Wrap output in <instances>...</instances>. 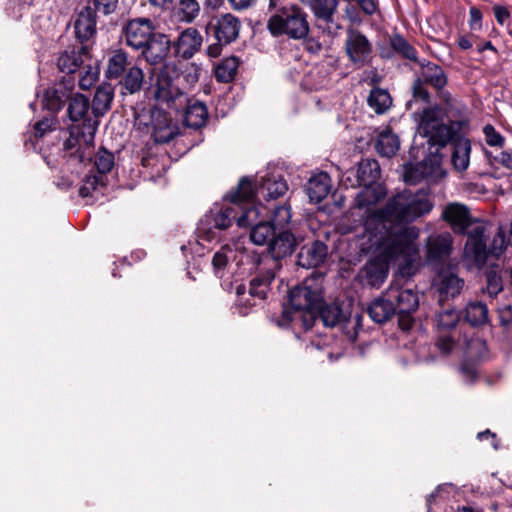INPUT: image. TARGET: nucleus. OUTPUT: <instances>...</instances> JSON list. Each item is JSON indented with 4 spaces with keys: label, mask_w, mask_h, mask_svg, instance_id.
Returning <instances> with one entry per match:
<instances>
[{
    "label": "nucleus",
    "mask_w": 512,
    "mask_h": 512,
    "mask_svg": "<svg viewBox=\"0 0 512 512\" xmlns=\"http://www.w3.org/2000/svg\"><path fill=\"white\" fill-rule=\"evenodd\" d=\"M419 229L408 228L394 238H387L375 232V224L370 221L368 228L358 236V247L364 254H374L365 268L368 284L380 287L389 273V264L399 262L403 269H411L419 260V249L416 243Z\"/></svg>",
    "instance_id": "obj_1"
},
{
    "label": "nucleus",
    "mask_w": 512,
    "mask_h": 512,
    "mask_svg": "<svg viewBox=\"0 0 512 512\" xmlns=\"http://www.w3.org/2000/svg\"><path fill=\"white\" fill-rule=\"evenodd\" d=\"M433 207L434 204L427 190L404 189L389 197L381 210L370 215L365 221V228H368L369 222L373 221L375 232L387 238H394L405 229H418L409 224L428 215Z\"/></svg>",
    "instance_id": "obj_2"
},
{
    "label": "nucleus",
    "mask_w": 512,
    "mask_h": 512,
    "mask_svg": "<svg viewBox=\"0 0 512 512\" xmlns=\"http://www.w3.org/2000/svg\"><path fill=\"white\" fill-rule=\"evenodd\" d=\"M152 91L158 103L166 104L175 110L185 109L184 121L191 128L202 127L207 120L208 111L203 102L188 99L180 89L181 75L176 64L165 63L158 71H153Z\"/></svg>",
    "instance_id": "obj_3"
},
{
    "label": "nucleus",
    "mask_w": 512,
    "mask_h": 512,
    "mask_svg": "<svg viewBox=\"0 0 512 512\" xmlns=\"http://www.w3.org/2000/svg\"><path fill=\"white\" fill-rule=\"evenodd\" d=\"M253 191L250 181L242 178L237 189L224 198L222 204H215L200 221L199 238L212 241L217 239L218 231L230 227L233 221L250 209Z\"/></svg>",
    "instance_id": "obj_4"
},
{
    "label": "nucleus",
    "mask_w": 512,
    "mask_h": 512,
    "mask_svg": "<svg viewBox=\"0 0 512 512\" xmlns=\"http://www.w3.org/2000/svg\"><path fill=\"white\" fill-rule=\"evenodd\" d=\"M67 115L72 122L82 121V126L74 125L70 128L69 138L64 142L65 151L70 157L76 158L81 163L91 160L95 134L99 122L88 116L90 109L89 99L79 93H71L67 101Z\"/></svg>",
    "instance_id": "obj_5"
},
{
    "label": "nucleus",
    "mask_w": 512,
    "mask_h": 512,
    "mask_svg": "<svg viewBox=\"0 0 512 512\" xmlns=\"http://www.w3.org/2000/svg\"><path fill=\"white\" fill-rule=\"evenodd\" d=\"M323 301L322 287L315 279L306 280L303 285L293 288L289 293V303L293 312L284 308L282 317L277 321L281 327L288 326L298 318L306 330L316 321V308Z\"/></svg>",
    "instance_id": "obj_6"
},
{
    "label": "nucleus",
    "mask_w": 512,
    "mask_h": 512,
    "mask_svg": "<svg viewBox=\"0 0 512 512\" xmlns=\"http://www.w3.org/2000/svg\"><path fill=\"white\" fill-rule=\"evenodd\" d=\"M414 115L417 121V135L427 139L430 145L439 147H444L454 140L466 125L463 120L445 123L444 110L438 106L424 108Z\"/></svg>",
    "instance_id": "obj_7"
},
{
    "label": "nucleus",
    "mask_w": 512,
    "mask_h": 512,
    "mask_svg": "<svg viewBox=\"0 0 512 512\" xmlns=\"http://www.w3.org/2000/svg\"><path fill=\"white\" fill-rule=\"evenodd\" d=\"M414 115L417 121V135L427 139L430 145L439 147H444L454 140L466 125L463 120L445 123L444 110L438 106L424 108Z\"/></svg>",
    "instance_id": "obj_8"
},
{
    "label": "nucleus",
    "mask_w": 512,
    "mask_h": 512,
    "mask_svg": "<svg viewBox=\"0 0 512 512\" xmlns=\"http://www.w3.org/2000/svg\"><path fill=\"white\" fill-rule=\"evenodd\" d=\"M244 242L241 239L227 243L214 254L212 266L214 274L222 278L227 274H234L240 270V274L251 272L258 269L261 265L259 254L249 252L244 248Z\"/></svg>",
    "instance_id": "obj_9"
},
{
    "label": "nucleus",
    "mask_w": 512,
    "mask_h": 512,
    "mask_svg": "<svg viewBox=\"0 0 512 512\" xmlns=\"http://www.w3.org/2000/svg\"><path fill=\"white\" fill-rule=\"evenodd\" d=\"M268 29L274 36L287 35L293 39L307 36L306 14L296 5L282 7L269 19Z\"/></svg>",
    "instance_id": "obj_10"
},
{
    "label": "nucleus",
    "mask_w": 512,
    "mask_h": 512,
    "mask_svg": "<svg viewBox=\"0 0 512 512\" xmlns=\"http://www.w3.org/2000/svg\"><path fill=\"white\" fill-rule=\"evenodd\" d=\"M291 207L287 204L281 206L272 204L270 207L263 203L255 204L251 199V207L245 210L244 214L238 218L239 227H248L260 217L269 218L271 226L276 229L284 228L291 220Z\"/></svg>",
    "instance_id": "obj_11"
},
{
    "label": "nucleus",
    "mask_w": 512,
    "mask_h": 512,
    "mask_svg": "<svg viewBox=\"0 0 512 512\" xmlns=\"http://www.w3.org/2000/svg\"><path fill=\"white\" fill-rule=\"evenodd\" d=\"M386 295L391 297L392 302L395 303L399 327L404 331L409 330L414 322L411 314L419 307L418 294L413 289L391 283L386 289Z\"/></svg>",
    "instance_id": "obj_12"
},
{
    "label": "nucleus",
    "mask_w": 512,
    "mask_h": 512,
    "mask_svg": "<svg viewBox=\"0 0 512 512\" xmlns=\"http://www.w3.org/2000/svg\"><path fill=\"white\" fill-rule=\"evenodd\" d=\"M467 233L468 238L464 248L463 260L469 268H480L485 264L489 254L499 256L502 253V245L499 248L495 247L493 250H487L483 226L476 225ZM500 241L502 244L503 240Z\"/></svg>",
    "instance_id": "obj_13"
},
{
    "label": "nucleus",
    "mask_w": 512,
    "mask_h": 512,
    "mask_svg": "<svg viewBox=\"0 0 512 512\" xmlns=\"http://www.w3.org/2000/svg\"><path fill=\"white\" fill-rule=\"evenodd\" d=\"M296 247V239L289 231H282L272 238L269 243V254L265 256L259 255L261 258V266L271 267L273 270L279 267V260L291 255Z\"/></svg>",
    "instance_id": "obj_14"
},
{
    "label": "nucleus",
    "mask_w": 512,
    "mask_h": 512,
    "mask_svg": "<svg viewBox=\"0 0 512 512\" xmlns=\"http://www.w3.org/2000/svg\"><path fill=\"white\" fill-rule=\"evenodd\" d=\"M345 50L350 61L359 67L371 61L373 52L372 44L360 31L354 29L347 31Z\"/></svg>",
    "instance_id": "obj_15"
},
{
    "label": "nucleus",
    "mask_w": 512,
    "mask_h": 512,
    "mask_svg": "<svg viewBox=\"0 0 512 512\" xmlns=\"http://www.w3.org/2000/svg\"><path fill=\"white\" fill-rule=\"evenodd\" d=\"M380 174L379 163L375 159L367 158L361 160L356 169L348 170L344 174L342 182L351 187L378 184L377 180Z\"/></svg>",
    "instance_id": "obj_16"
},
{
    "label": "nucleus",
    "mask_w": 512,
    "mask_h": 512,
    "mask_svg": "<svg viewBox=\"0 0 512 512\" xmlns=\"http://www.w3.org/2000/svg\"><path fill=\"white\" fill-rule=\"evenodd\" d=\"M155 33L152 21L148 18L132 19L123 28L126 44L137 50L147 45Z\"/></svg>",
    "instance_id": "obj_17"
},
{
    "label": "nucleus",
    "mask_w": 512,
    "mask_h": 512,
    "mask_svg": "<svg viewBox=\"0 0 512 512\" xmlns=\"http://www.w3.org/2000/svg\"><path fill=\"white\" fill-rule=\"evenodd\" d=\"M387 195V190L382 184H373L363 186L355 196V207L363 212L364 223L363 232L365 231V221L368 217L382 208H377L376 205L383 200Z\"/></svg>",
    "instance_id": "obj_18"
},
{
    "label": "nucleus",
    "mask_w": 512,
    "mask_h": 512,
    "mask_svg": "<svg viewBox=\"0 0 512 512\" xmlns=\"http://www.w3.org/2000/svg\"><path fill=\"white\" fill-rule=\"evenodd\" d=\"M246 178L250 181L253 191V201L255 204L262 203V200L266 202L276 200L283 196L288 190L286 181L279 175L267 174L263 176L256 190L253 188L251 179L248 177Z\"/></svg>",
    "instance_id": "obj_19"
},
{
    "label": "nucleus",
    "mask_w": 512,
    "mask_h": 512,
    "mask_svg": "<svg viewBox=\"0 0 512 512\" xmlns=\"http://www.w3.org/2000/svg\"><path fill=\"white\" fill-rule=\"evenodd\" d=\"M149 127L156 143H168L179 133L178 126L172 123L169 115L157 108L151 111Z\"/></svg>",
    "instance_id": "obj_20"
},
{
    "label": "nucleus",
    "mask_w": 512,
    "mask_h": 512,
    "mask_svg": "<svg viewBox=\"0 0 512 512\" xmlns=\"http://www.w3.org/2000/svg\"><path fill=\"white\" fill-rule=\"evenodd\" d=\"M210 28L220 44H230L238 38L241 22L236 16L226 13L216 17Z\"/></svg>",
    "instance_id": "obj_21"
},
{
    "label": "nucleus",
    "mask_w": 512,
    "mask_h": 512,
    "mask_svg": "<svg viewBox=\"0 0 512 512\" xmlns=\"http://www.w3.org/2000/svg\"><path fill=\"white\" fill-rule=\"evenodd\" d=\"M308 6L317 20L322 21L329 34L336 33L341 25L334 20V13L338 6V0H299Z\"/></svg>",
    "instance_id": "obj_22"
},
{
    "label": "nucleus",
    "mask_w": 512,
    "mask_h": 512,
    "mask_svg": "<svg viewBox=\"0 0 512 512\" xmlns=\"http://www.w3.org/2000/svg\"><path fill=\"white\" fill-rule=\"evenodd\" d=\"M453 250V237L450 233L444 232L431 235L427 241V260L437 265L449 259Z\"/></svg>",
    "instance_id": "obj_23"
},
{
    "label": "nucleus",
    "mask_w": 512,
    "mask_h": 512,
    "mask_svg": "<svg viewBox=\"0 0 512 512\" xmlns=\"http://www.w3.org/2000/svg\"><path fill=\"white\" fill-rule=\"evenodd\" d=\"M464 286V280L456 273L455 266L440 269L434 279V287L441 296L456 297Z\"/></svg>",
    "instance_id": "obj_24"
},
{
    "label": "nucleus",
    "mask_w": 512,
    "mask_h": 512,
    "mask_svg": "<svg viewBox=\"0 0 512 512\" xmlns=\"http://www.w3.org/2000/svg\"><path fill=\"white\" fill-rule=\"evenodd\" d=\"M202 42V35L196 28H187L180 32L174 41V52L178 57L190 59L199 51Z\"/></svg>",
    "instance_id": "obj_25"
},
{
    "label": "nucleus",
    "mask_w": 512,
    "mask_h": 512,
    "mask_svg": "<svg viewBox=\"0 0 512 512\" xmlns=\"http://www.w3.org/2000/svg\"><path fill=\"white\" fill-rule=\"evenodd\" d=\"M459 319V313L454 309H447L437 314V328L440 332H443V335L439 336L436 346L443 354L449 353L454 345L451 337L446 335L445 332L454 328Z\"/></svg>",
    "instance_id": "obj_26"
},
{
    "label": "nucleus",
    "mask_w": 512,
    "mask_h": 512,
    "mask_svg": "<svg viewBox=\"0 0 512 512\" xmlns=\"http://www.w3.org/2000/svg\"><path fill=\"white\" fill-rule=\"evenodd\" d=\"M73 85L69 82H59L48 88L44 94L43 107L52 112H58L64 103L71 98Z\"/></svg>",
    "instance_id": "obj_27"
},
{
    "label": "nucleus",
    "mask_w": 512,
    "mask_h": 512,
    "mask_svg": "<svg viewBox=\"0 0 512 512\" xmlns=\"http://www.w3.org/2000/svg\"><path fill=\"white\" fill-rule=\"evenodd\" d=\"M169 43L170 41L165 35L156 32L147 45L139 50H141L143 57L148 63L157 65L166 57L169 51Z\"/></svg>",
    "instance_id": "obj_28"
},
{
    "label": "nucleus",
    "mask_w": 512,
    "mask_h": 512,
    "mask_svg": "<svg viewBox=\"0 0 512 512\" xmlns=\"http://www.w3.org/2000/svg\"><path fill=\"white\" fill-rule=\"evenodd\" d=\"M368 314L375 323H385L396 315L397 308L391 297L386 295V290L375 298L368 306Z\"/></svg>",
    "instance_id": "obj_29"
},
{
    "label": "nucleus",
    "mask_w": 512,
    "mask_h": 512,
    "mask_svg": "<svg viewBox=\"0 0 512 512\" xmlns=\"http://www.w3.org/2000/svg\"><path fill=\"white\" fill-rule=\"evenodd\" d=\"M327 253V246L323 242L304 245L298 253V264L307 269L317 267L323 263Z\"/></svg>",
    "instance_id": "obj_30"
},
{
    "label": "nucleus",
    "mask_w": 512,
    "mask_h": 512,
    "mask_svg": "<svg viewBox=\"0 0 512 512\" xmlns=\"http://www.w3.org/2000/svg\"><path fill=\"white\" fill-rule=\"evenodd\" d=\"M249 274L256 273L257 275L250 281L249 295L252 298L264 300L266 298L269 286L275 277V272L271 267L261 266L259 269H254Z\"/></svg>",
    "instance_id": "obj_31"
},
{
    "label": "nucleus",
    "mask_w": 512,
    "mask_h": 512,
    "mask_svg": "<svg viewBox=\"0 0 512 512\" xmlns=\"http://www.w3.org/2000/svg\"><path fill=\"white\" fill-rule=\"evenodd\" d=\"M444 220L449 222L455 232L466 233L471 224L468 209L461 204L451 203L445 207L442 213Z\"/></svg>",
    "instance_id": "obj_32"
},
{
    "label": "nucleus",
    "mask_w": 512,
    "mask_h": 512,
    "mask_svg": "<svg viewBox=\"0 0 512 512\" xmlns=\"http://www.w3.org/2000/svg\"><path fill=\"white\" fill-rule=\"evenodd\" d=\"M329 81L328 70L324 65H310L306 67L300 85L305 90L313 91L327 87Z\"/></svg>",
    "instance_id": "obj_33"
},
{
    "label": "nucleus",
    "mask_w": 512,
    "mask_h": 512,
    "mask_svg": "<svg viewBox=\"0 0 512 512\" xmlns=\"http://www.w3.org/2000/svg\"><path fill=\"white\" fill-rule=\"evenodd\" d=\"M331 190V178L326 172H319L310 177L306 191L311 202L319 203Z\"/></svg>",
    "instance_id": "obj_34"
},
{
    "label": "nucleus",
    "mask_w": 512,
    "mask_h": 512,
    "mask_svg": "<svg viewBox=\"0 0 512 512\" xmlns=\"http://www.w3.org/2000/svg\"><path fill=\"white\" fill-rule=\"evenodd\" d=\"M76 37L81 41L89 40L96 31L95 12L90 7H85L78 14L74 22Z\"/></svg>",
    "instance_id": "obj_35"
},
{
    "label": "nucleus",
    "mask_w": 512,
    "mask_h": 512,
    "mask_svg": "<svg viewBox=\"0 0 512 512\" xmlns=\"http://www.w3.org/2000/svg\"><path fill=\"white\" fill-rule=\"evenodd\" d=\"M87 49L81 46L79 49L64 51L58 58L57 66L60 71L71 74L77 71L84 62V55Z\"/></svg>",
    "instance_id": "obj_36"
},
{
    "label": "nucleus",
    "mask_w": 512,
    "mask_h": 512,
    "mask_svg": "<svg viewBox=\"0 0 512 512\" xmlns=\"http://www.w3.org/2000/svg\"><path fill=\"white\" fill-rule=\"evenodd\" d=\"M375 148L380 155L391 157L400 148L399 137L390 128L386 127L378 133Z\"/></svg>",
    "instance_id": "obj_37"
},
{
    "label": "nucleus",
    "mask_w": 512,
    "mask_h": 512,
    "mask_svg": "<svg viewBox=\"0 0 512 512\" xmlns=\"http://www.w3.org/2000/svg\"><path fill=\"white\" fill-rule=\"evenodd\" d=\"M114 98V89L111 85H101L95 91L92 102V113L95 118L103 116L111 108Z\"/></svg>",
    "instance_id": "obj_38"
},
{
    "label": "nucleus",
    "mask_w": 512,
    "mask_h": 512,
    "mask_svg": "<svg viewBox=\"0 0 512 512\" xmlns=\"http://www.w3.org/2000/svg\"><path fill=\"white\" fill-rule=\"evenodd\" d=\"M442 156L439 153H430L421 161L422 172L425 180L433 183L445 177L446 173L442 168Z\"/></svg>",
    "instance_id": "obj_39"
},
{
    "label": "nucleus",
    "mask_w": 512,
    "mask_h": 512,
    "mask_svg": "<svg viewBox=\"0 0 512 512\" xmlns=\"http://www.w3.org/2000/svg\"><path fill=\"white\" fill-rule=\"evenodd\" d=\"M471 143L467 138H458L453 146L452 164L461 172L465 171L470 163Z\"/></svg>",
    "instance_id": "obj_40"
},
{
    "label": "nucleus",
    "mask_w": 512,
    "mask_h": 512,
    "mask_svg": "<svg viewBox=\"0 0 512 512\" xmlns=\"http://www.w3.org/2000/svg\"><path fill=\"white\" fill-rule=\"evenodd\" d=\"M128 66V56L122 50H115L108 58L105 76L108 79H118L122 77Z\"/></svg>",
    "instance_id": "obj_41"
},
{
    "label": "nucleus",
    "mask_w": 512,
    "mask_h": 512,
    "mask_svg": "<svg viewBox=\"0 0 512 512\" xmlns=\"http://www.w3.org/2000/svg\"><path fill=\"white\" fill-rule=\"evenodd\" d=\"M317 315L326 327H334L344 319V314L338 304L330 303L323 305V301L316 308Z\"/></svg>",
    "instance_id": "obj_42"
},
{
    "label": "nucleus",
    "mask_w": 512,
    "mask_h": 512,
    "mask_svg": "<svg viewBox=\"0 0 512 512\" xmlns=\"http://www.w3.org/2000/svg\"><path fill=\"white\" fill-rule=\"evenodd\" d=\"M419 79L426 84H430L436 89L443 88L447 83V79L442 68L432 63H428L422 67Z\"/></svg>",
    "instance_id": "obj_43"
},
{
    "label": "nucleus",
    "mask_w": 512,
    "mask_h": 512,
    "mask_svg": "<svg viewBox=\"0 0 512 512\" xmlns=\"http://www.w3.org/2000/svg\"><path fill=\"white\" fill-rule=\"evenodd\" d=\"M250 226H252L250 239L256 245L265 244L268 238L275 234V229L271 226L270 222L263 217H260Z\"/></svg>",
    "instance_id": "obj_44"
},
{
    "label": "nucleus",
    "mask_w": 512,
    "mask_h": 512,
    "mask_svg": "<svg viewBox=\"0 0 512 512\" xmlns=\"http://www.w3.org/2000/svg\"><path fill=\"white\" fill-rule=\"evenodd\" d=\"M367 102L377 114H383L391 107L392 98L387 90L375 88L371 90Z\"/></svg>",
    "instance_id": "obj_45"
},
{
    "label": "nucleus",
    "mask_w": 512,
    "mask_h": 512,
    "mask_svg": "<svg viewBox=\"0 0 512 512\" xmlns=\"http://www.w3.org/2000/svg\"><path fill=\"white\" fill-rule=\"evenodd\" d=\"M465 319L472 326H480L488 321V308L482 302H471L465 308Z\"/></svg>",
    "instance_id": "obj_46"
},
{
    "label": "nucleus",
    "mask_w": 512,
    "mask_h": 512,
    "mask_svg": "<svg viewBox=\"0 0 512 512\" xmlns=\"http://www.w3.org/2000/svg\"><path fill=\"white\" fill-rule=\"evenodd\" d=\"M239 61L236 57L223 59L215 68V78L219 82L227 83L236 75Z\"/></svg>",
    "instance_id": "obj_47"
},
{
    "label": "nucleus",
    "mask_w": 512,
    "mask_h": 512,
    "mask_svg": "<svg viewBox=\"0 0 512 512\" xmlns=\"http://www.w3.org/2000/svg\"><path fill=\"white\" fill-rule=\"evenodd\" d=\"M144 81L142 69L138 66H131L123 78V86L127 92L134 94L141 90Z\"/></svg>",
    "instance_id": "obj_48"
},
{
    "label": "nucleus",
    "mask_w": 512,
    "mask_h": 512,
    "mask_svg": "<svg viewBox=\"0 0 512 512\" xmlns=\"http://www.w3.org/2000/svg\"><path fill=\"white\" fill-rule=\"evenodd\" d=\"M467 357L471 360H483L487 357L488 349L486 342L479 337L465 339Z\"/></svg>",
    "instance_id": "obj_49"
},
{
    "label": "nucleus",
    "mask_w": 512,
    "mask_h": 512,
    "mask_svg": "<svg viewBox=\"0 0 512 512\" xmlns=\"http://www.w3.org/2000/svg\"><path fill=\"white\" fill-rule=\"evenodd\" d=\"M390 45L393 50L409 60H416L417 52L412 45L401 35L394 34L390 37Z\"/></svg>",
    "instance_id": "obj_50"
},
{
    "label": "nucleus",
    "mask_w": 512,
    "mask_h": 512,
    "mask_svg": "<svg viewBox=\"0 0 512 512\" xmlns=\"http://www.w3.org/2000/svg\"><path fill=\"white\" fill-rule=\"evenodd\" d=\"M114 166V155L110 151L102 148L95 156V167L100 174H106Z\"/></svg>",
    "instance_id": "obj_51"
},
{
    "label": "nucleus",
    "mask_w": 512,
    "mask_h": 512,
    "mask_svg": "<svg viewBox=\"0 0 512 512\" xmlns=\"http://www.w3.org/2000/svg\"><path fill=\"white\" fill-rule=\"evenodd\" d=\"M200 6L196 0H181L179 3V14L185 22H192L199 14Z\"/></svg>",
    "instance_id": "obj_52"
},
{
    "label": "nucleus",
    "mask_w": 512,
    "mask_h": 512,
    "mask_svg": "<svg viewBox=\"0 0 512 512\" xmlns=\"http://www.w3.org/2000/svg\"><path fill=\"white\" fill-rule=\"evenodd\" d=\"M103 184V176H87L84 179L83 184L79 188V194L81 197L84 198L92 196L93 193L97 191V189Z\"/></svg>",
    "instance_id": "obj_53"
},
{
    "label": "nucleus",
    "mask_w": 512,
    "mask_h": 512,
    "mask_svg": "<svg viewBox=\"0 0 512 512\" xmlns=\"http://www.w3.org/2000/svg\"><path fill=\"white\" fill-rule=\"evenodd\" d=\"M423 165H421V161L415 164H406L404 166V180L410 184L419 183L422 180H425L424 173L421 171Z\"/></svg>",
    "instance_id": "obj_54"
},
{
    "label": "nucleus",
    "mask_w": 512,
    "mask_h": 512,
    "mask_svg": "<svg viewBox=\"0 0 512 512\" xmlns=\"http://www.w3.org/2000/svg\"><path fill=\"white\" fill-rule=\"evenodd\" d=\"M486 291L490 297H495L503 289L501 276L494 270L488 271L486 274Z\"/></svg>",
    "instance_id": "obj_55"
},
{
    "label": "nucleus",
    "mask_w": 512,
    "mask_h": 512,
    "mask_svg": "<svg viewBox=\"0 0 512 512\" xmlns=\"http://www.w3.org/2000/svg\"><path fill=\"white\" fill-rule=\"evenodd\" d=\"M99 77V69L97 66H87L79 79V86L83 90L90 89Z\"/></svg>",
    "instance_id": "obj_56"
},
{
    "label": "nucleus",
    "mask_w": 512,
    "mask_h": 512,
    "mask_svg": "<svg viewBox=\"0 0 512 512\" xmlns=\"http://www.w3.org/2000/svg\"><path fill=\"white\" fill-rule=\"evenodd\" d=\"M483 133L485 135V141L489 146L500 148L503 146L505 141L504 137L498 133L492 125L487 124L483 128Z\"/></svg>",
    "instance_id": "obj_57"
},
{
    "label": "nucleus",
    "mask_w": 512,
    "mask_h": 512,
    "mask_svg": "<svg viewBox=\"0 0 512 512\" xmlns=\"http://www.w3.org/2000/svg\"><path fill=\"white\" fill-rule=\"evenodd\" d=\"M94 6V10L104 15L111 14L115 11L118 0H89Z\"/></svg>",
    "instance_id": "obj_58"
},
{
    "label": "nucleus",
    "mask_w": 512,
    "mask_h": 512,
    "mask_svg": "<svg viewBox=\"0 0 512 512\" xmlns=\"http://www.w3.org/2000/svg\"><path fill=\"white\" fill-rule=\"evenodd\" d=\"M54 119L52 117H45L44 119L36 122L33 126V133L35 137H43L47 132L53 129Z\"/></svg>",
    "instance_id": "obj_59"
},
{
    "label": "nucleus",
    "mask_w": 512,
    "mask_h": 512,
    "mask_svg": "<svg viewBox=\"0 0 512 512\" xmlns=\"http://www.w3.org/2000/svg\"><path fill=\"white\" fill-rule=\"evenodd\" d=\"M493 163L512 171V152L501 151L493 156Z\"/></svg>",
    "instance_id": "obj_60"
},
{
    "label": "nucleus",
    "mask_w": 512,
    "mask_h": 512,
    "mask_svg": "<svg viewBox=\"0 0 512 512\" xmlns=\"http://www.w3.org/2000/svg\"><path fill=\"white\" fill-rule=\"evenodd\" d=\"M425 84L426 83H424L421 79L418 78L413 85V95L417 99H420L424 102H428L430 95L424 86Z\"/></svg>",
    "instance_id": "obj_61"
},
{
    "label": "nucleus",
    "mask_w": 512,
    "mask_h": 512,
    "mask_svg": "<svg viewBox=\"0 0 512 512\" xmlns=\"http://www.w3.org/2000/svg\"><path fill=\"white\" fill-rule=\"evenodd\" d=\"M493 12L497 23L500 25H505L510 18V12L505 6L494 5Z\"/></svg>",
    "instance_id": "obj_62"
},
{
    "label": "nucleus",
    "mask_w": 512,
    "mask_h": 512,
    "mask_svg": "<svg viewBox=\"0 0 512 512\" xmlns=\"http://www.w3.org/2000/svg\"><path fill=\"white\" fill-rule=\"evenodd\" d=\"M450 490H453V486L451 484H444L439 485L435 492L431 493L428 498L427 502L428 504H431L432 500L435 499L436 496H440L442 498H445L444 494L447 492L449 493Z\"/></svg>",
    "instance_id": "obj_63"
},
{
    "label": "nucleus",
    "mask_w": 512,
    "mask_h": 512,
    "mask_svg": "<svg viewBox=\"0 0 512 512\" xmlns=\"http://www.w3.org/2000/svg\"><path fill=\"white\" fill-rule=\"evenodd\" d=\"M469 15H470V26L472 28H474L476 25L478 27H481L482 12L476 7H471L469 10Z\"/></svg>",
    "instance_id": "obj_64"
}]
</instances>
